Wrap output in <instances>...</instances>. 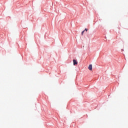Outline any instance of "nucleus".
Wrapping results in <instances>:
<instances>
[{
    "instance_id": "obj_3",
    "label": "nucleus",
    "mask_w": 128,
    "mask_h": 128,
    "mask_svg": "<svg viewBox=\"0 0 128 128\" xmlns=\"http://www.w3.org/2000/svg\"><path fill=\"white\" fill-rule=\"evenodd\" d=\"M85 30H84V31H82V35H84V32Z\"/></svg>"
},
{
    "instance_id": "obj_2",
    "label": "nucleus",
    "mask_w": 128,
    "mask_h": 128,
    "mask_svg": "<svg viewBox=\"0 0 128 128\" xmlns=\"http://www.w3.org/2000/svg\"><path fill=\"white\" fill-rule=\"evenodd\" d=\"M74 65L75 66L76 64H78V62L76 60H74Z\"/></svg>"
},
{
    "instance_id": "obj_1",
    "label": "nucleus",
    "mask_w": 128,
    "mask_h": 128,
    "mask_svg": "<svg viewBox=\"0 0 128 128\" xmlns=\"http://www.w3.org/2000/svg\"><path fill=\"white\" fill-rule=\"evenodd\" d=\"M88 70H92V64H90L89 65Z\"/></svg>"
},
{
    "instance_id": "obj_4",
    "label": "nucleus",
    "mask_w": 128,
    "mask_h": 128,
    "mask_svg": "<svg viewBox=\"0 0 128 128\" xmlns=\"http://www.w3.org/2000/svg\"><path fill=\"white\" fill-rule=\"evenodd\" d=\"M88 29H87V28H85V30H86V32H87V31H88Z\"/></svg>"
}]
</instances>
